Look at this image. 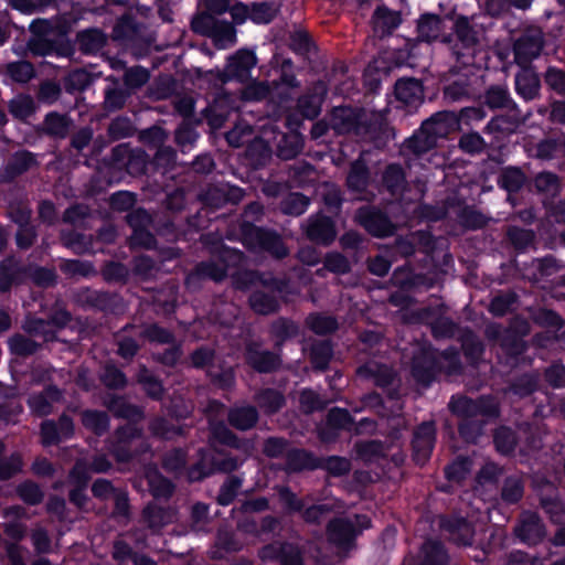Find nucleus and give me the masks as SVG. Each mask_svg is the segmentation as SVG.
I'll list each match as a JSON object with an SVG mask.
<instances>
[{"mask_svg":"<svg viewBox=\"0 0 565 565\" xmlns=\"http://www.w3.org/2000/svg\"><path fill=\"white\" fill-rule=\"evenodd\" d=\"M449 407L454 414L462 419L459 433L469 443L476 441L481 434L483 417H494L498 414V405L493 398L482 397L472 401L467 397H452Z\"/></svg>","mask_w":565,"mask_h":565,"instance_id":"obj_1","label":"nucleus"},{"mask_svg":"<svg viewBox=\"0 0 565 565\" xmlns=\"http://www.w3.org/2000/svg\"><path fill=\"white\" fill-rule=\"evenodd\" d=\"M329 125L339 135H353L366 141H375L382 130L377 117L345 107L333 109Z\"/></svg>","mask_w":565,"mask_h":565,"instance_id":"obj_2","label":"nucleus"},{"mask_svg":"<svg viewBox=\"0 0 565 565\" xmlns=\"http://www.w3.org/2000/svg\"><path fill=\"white\" fill-rule=\"evenodd\" d=\"M456 118L451 113H437L423 122L420 130L406 143L415 153H423L435 147L439 138H445L455 129Z\"/></svg>","mask_w":565,"mask_h":565,"instance_id":"obj_3","label":"nucleus"},{"mask_svg":"<svg viewBox=\"0 0 565 565\" xmlns=\"http://www.w3.org/2000/svg\"><path fill=\"white\" fill-rule=\"evenodd\" d=\"M451 29L452 32L443 36L441 42L448 44L458 61L472 57L481 44V32L463 15L454 18Z\"/></svg>","mask_w":565,"mask_h":565,"instance_id":"obj_4","label":"nucleus"},{"mask_svg":"<svg viewBox=\"0 0 565 565\" xmlns=\"http://www.w3.org/2000/svg\"><path fill=\"white\" fill-rule=\"evenodd\" d=\"M194 32L210 36L218 49H227L236 43L234 26L223 20H217L211 14L202 13L192 20Z\"/></svg>","mask_w":565,"mask_h":565,"instance_id":"obj_5","label":"nucleus"},{"mask_svg":"<svg viewBox=\"0 0 565 565\" xmlns=\"http://www.w3.org/2000/svg\"><path fill=\"white\" fill-rule=\"evenodd\" d=\"M244 244L254 250H266L277 258L288 255V249L281 242V238L273 232L245 225L243 230Z\"/></svg>","mask_w":565,"mask_h":565,"instance_id":"obj_6","label":"nucleus"},{"mask_svg":"<svg viewBox=\"0 0 565 565\" xmlns=\"http://www.w3.org/2000/svg\"><path fill=\"white\" fill-rule=\"evenodd\" d=\"M543 32L537 26H527L514 42V56L519 65L525 66L537 57L543 49Z\"/></svg>","mask_w":565,"mask_h":565,"instance_id":"obj_7","label":"nucleus"},{"mask_svg":"<svg viewBox=\"0 0 565 565\" xmlns=\"http://www.w3.org/2000/svg\"><path fill=\"white\" fill-rule=\"evenodd\" d=\"M369 526L370 519L366 515H356L354 522L350 519H337L328 525V537L332 543L345 546L359 532Z\"/></svg>","mask_w":565,"mask_h":565,"instance_id":"obj_8","label":"nucleus"},{"mask_svg":"<svg viewBox=\"0 0 565 565\" xmlns=\"http://www.w3.org/2000/svg\"><path fill=\"white\" fill-rule=\"evenodd\" d=\"M140 430L131 423H128L117 431L118 444L113 451L119 461H127L132 457V451L141 445Z\"/></svg>","mask_w":565,"mask_h":565,"instance_id":"obj_9","label":"nucleus"},{"mask_svg":"<svg viewBox=\"0 0 565 565\" xmlns=\"http://www.w3.org/2000/svg\"><path fill=\"white\" fill-rule=\"evenodd\" d=\"M257 58L254 52L248 50H238L228 58L226 74L230 78L245 81L249 77L250 71L255 67Z\"/></svg>","mask_w":565,"mask_h":565,"instance_id":"obj_10","label":"nucleus"},{"mask_svg":"<svg viewBox=\"0 0 565 565\" xmlns=\"http://www.w3.org/2000/svg\"><path fill=\"white\" fill-rule=\"evenodd\" d=\"M359 222L375 236H387L393 233V225L381 212L363 207L358 212Z\"/></svg>","mask_w":565,"mask_h":565,"instance_id":"obj_11","label":"nucleus"},{"mask_svg":"<svg viewBox=\"0 0 565 565\" xmlns=\"http://www.w3.org/2000/svg\"><path fill=\"white\" fill-rule=\"evenodd\" d=\"M435 443V427L431 423L422 424L415 431L413 439L414 458L423 465L433 450Z\"/></svg>","mask_w":565,"mask_h":565,"instance_id":"obj_12","label":"nucleus"},{"mask_svg":"<svg viewBox=\"0 0 565 565\" xmlns=\"http://www.w3.org/2000/svg\"><path fill=\"white\" fill-rule=\"evenodd\" d=\"M207 413L210 417L212 437L221 444L238 447L237 439L232 431L223 423H215L214 415H223L225 413V407L221 403L213 401L209 404Z\"/></svg>","mask_w":565,"mask_h":565,"instance_id":"obj_13","label":"nucleus"},{"mask_svg":"<svg viewBox=\"0 0 565 565\" xmlns=\"http://www.w3.org/2000/svg\"><path fill=\"white\" fill-rule=\"evenodd\" d=\"M515 534L525 543L535 544L545 534L540 518L532 512L522 515L520 524L515 527Z\"/></svg>","mask_w":565,"mask_h":565,"instance_id":"obj_14","label":"nucleus"},{"mask_svg":"<svg viewBox=\"0 0 565 565\" xmlns=\"http://www.w3.org/2000/svg\"><path fill=\"white\" fill-rule=\"evenodd\" d=\"M395 96L405 106L417 107L424 98L423 86L414 78L399 79L395 84Z\"/></svg>","mask_w":565,"mask_h":565,"instance_id":"obj_15","label":"nucleus"},{"mask_svg":"<svg viewBox=\"0 0 565 565\" xmlns=\"http://www.w3.org/2000/svg\"><path fill=\"white\" fill-rule=\"evenodd\" d=\"M306 233L311 241L322 244H329L335 237L333 223L326 216H315L310 218Z\"/></svg>","mask_w":565,"mask_h":565,"instance_id":"obj_16","label":"nucleus"},{"mask_svg":"<svg viewBox=\"0 0 565 565\" xmlns=\"http://www.w3.org/2000/svg\"><path fill=\"white\" fill-rule=\"evenodd\" d=\"M61 397V392L56 387L50 386L44 392L32 394L28 404L33 413L44 416L52 412L53 404L60 402Z\"/></svg>","mask_w":565,"mask_h":565,"instance_id":"obj_17","label":"nucleus"},{"mask_svg":"<svg viewBox=\"0 0 565 565\" xmlns=\"http://www.w3.org/2000/svg\"><path fill=\"white\" fill-rule=\"evenodd\" d=\"M515 86L518 94L525 100H532L540 94L541 82L539 75L530 70L524 68L515 76Z\"/></svg>","mask_w":565,"mask_h":565,"instance_id":"obj_18","label":"nucleus"},{"mask_svg":"<svg viewBox=\"0 0 565 565\" xmlns=\"http://www.w3.org/2000/svg\"><path fill=\"white\" fill-rule=\"evenodd\" d=\"M247 362L259 372H270L279 365V358L271 352L262 351L257 344H249L246 351Z\"/></svg>","mask_w":565,"mask_h":565,"instance_id":"obj_19","label":"nucleus"},{"mask_svg":"<svg viewBox=\"0 0 565 565\" xmlns=\"http://www.w3.org/2000/svg\"><path fill=\"white\" fill-rule=\"evenodd\" d=\"M401 23L397 12L385 7H379L372 17V25L374 33L379 36L388 35Z\"/></svg>","mask_w":565,"mask_h":565,"instance_id":"obj_20","label":"nucleus"},{"mask_svg":"<svg viewBox=\"0 0 565 565\" xmlns=\"http://www.w3.org/2000/svg\"><path fill=\"white\" fill-rule=\"evenodd\" d=\"M88 478L89 475L87 473L86 465L82 461H77L70 475L71 481L76 484V488L70 493V500L79 508L84 507L86 501L84 488L86 487Z\"/></svg>","mask_w":565,"mask_h":565,"instance_id":"obj_21","label":"nucleus"},{"mask_svg":"<svg viewBox=\"0 0 565 565\" xmlns=\"http://www.w3.org/2000/svg\"><path fill=\"white\" fill-rule=\"evenodd\" d=\"M143 519L150 529L158 531L175 520V510L149 504L143 510Z\"/></svg>","mask_w":565,"mask_h":565,"instance_id":"obj_22","label":"nucleus"},{"mask_svg":"<svg viewBox=\"0 0 565 565\" xmlns=\"http://www.w3.org/2000/svg\"><path fill=\"white\" fill-rule=\"evenodd\" d=\"M444 24L443 20L435 14L423 15L417 24L418 38L422 41L431 42L440 39L443 35Z\"/></svg>","mask_w":565,"mask_h":565,"instance_id":"obj_23","label":"nucleus"},{"mask_svg":"<svg viewBox=\"0 0 565 565\" xmlns=\"http://www.w3.org/2000/svg\"><path fill=\"white\" fill-rule=\"evenodd\" d=\"M258 419V414L253 406L233 408L228 413V420L237 429L246 430L252 428Z\"/></svg>","mask_w":565,"mask_h":565,"instance_id":"obj_24","label":"nucleus"},{"mask_svg":"<svg viewBox=\"0 0 565 565\" xmlns=\"http://www.w3.org/2000/svg\"><path fill=\"white\" fill-rule=\"evenodd\" d=\"M234 285L238 289L262 285L270 290H279V282L273 278H264L254 271H241L234 277Z\"/></svg>","mask_w":565,"mask_h":565,"instance_id":"obj_25","label":"nucleus"},{"mask_svg":"<svg viewBox=\"0 0 565 565\" xmlns=\"http://www.w3.org/2000/svg\"><path fill=\"white\" fill-rule=\"evenodd\" d=\"M443 526L450 533L451 539L456 543L463 545L471 544L473 532L466 520L456 519L455 521H444Z\"/></svg>","mask_w":565,"mask_h":565,"instance_id":"obj_26","label":"nucleus"},{"mask_svg":"<svg viewBox=\"0 0 565 565\" xmlns=\"http://www.w3.org/2000/svg\"><path fill=\"white\" fill-rule=\"evenodd\" d=\"M360 376L370 377L375 380L380 386L390 384L393 380V371L385 365H377L374 362H369L361 366L358 371Z\"/></svg>","mask_w":565,"mask_h":565,"instance_id":"obj_27","label":"nucleus"},{"mask_svg":"<svg viewBox=\"0 0 565 565\" xmlns=\"http://www.w3.org/2000/svg\"><path fill=\"white\" fill-rule=\"evenodd\" d=\"M422 565H448L443 545L435 541L426 542L422 547Z\"/></svg>","mask_w":565,"mask_h":565,"instance_id":"obj_28","label":"nucleus"},{"mask_svg":"<svg viewBox=\"0 0 565 565\" xmlns=\"http://www.w3.org/2000/svg\"><path fill=\"white\" fill-rule=\"evenodd\" d=\"M486 103L491 108H511L515 106L508 88L502 85L491 86L487 90Z\"/></svg>","mask_w":565,"mask_h":565,"instance_id":"obj_29","label":"nucleus"},{"mask_svg":"<svg viewBox=\"0 0 565 565\" xmlns=\"http://www.w3.org/2000/svg\"><path fill=\"white\" fill-rule=\"evenodd\" d=\"M194 276L220 281L226 276V265L223 259L218 262L201 263L196 267L195 273L191 275L188 280L192 279Z\"/></svg>","mask_w":565,"mask_h":565,"instance_id":"obj_30","label":"nucleus"},{"mask_svg":"<svg viewBox=\"0 0 565 565\" xmlns=\"http://www.w3.org/2000/svg\"><path fill=\"white\" fill-rule=\"evenodd\" d=\"M106 39L103 32L93 29L78 34L79 47L83 52L95 53L105 45Z\"/></svg>","mask_w":565,"mask_h":565,"instance_id":"obj_31","label":"nucleus"},{"mask_svg":"<svg viewBox=\"0 0 565 565\" xmlns=\"http://www.w3.org/2000/svg\"><path fill=\"white\" fill-rule=\"evenodd\" d=\"M287 465L290 470L313 469L318 466L317 460L307 451L295 449L288 451Z\"/></svg>","mask_w":565,"mask_h":565,"instance_id":"obj_32","label":"nucleus"},{"mask_svg":"<svg viewBox=\"0 0 565 565\" xmlns=\"http://www.w3.org/2000/svg\"><path fill=\"white\" fill-rule=\"evenodd\" d=\"M249 303L252 309L260 315L271 313L278 307L276 298L263 291H255L249 298Z\"/></svg>","mask_w":565,"mask_h":565,"instance_id":"obj_33","label":"nucleus"},{"mask_svg":"<svg viewBox=\"0 0 565 565\" xmlns=\"http://www.w3.org/2000/svg\"><path fill=\"white\" fill-rule=\"evenodd\" d=\"M367 178L369 175L365 164L358 160L351 167L348 175V186L351 190L361 193L366 188Z\"/></svg>","mask_w":565,"mask_h":565,"instance_id":"obj_34","label":"nucleus"},{"mask_svg":"<svg viewBox=\"0 0 565 565\" xmlns=\"http://www.w3.org/2000/svg\"><path fill=\"white\" fill-rule=\"evenodd\" d=\"M147 479L150 491L154 498H168L172 494V483L157 471H149Z\"/></svg>","mask_w":565,"mask_h":565,"instance_id":"obj_35","label":"nucleus"},{"mask_svg":"<svg viewBox=\"0 0 565 565\" xmlns=\"http://www.w3.org/2000/svg\"><path fill=\"white\" fill-rule=\"evenodd\" d=\"M309 205L307 196L300 193H290L281 202V210L285 214L298 216L306 212Z\"/></svg>","mask_w":565,"mask_h":565,"instance_id":"obj_36","label":"nucleus"},{"mask_svg":"<svg viewBox=\"0 0 565 565\" xmlns=\"http://www.w3.org/2000/svg\"><path fill=\"white\" fill-rule=\"evenodd\" d=\"M332 356V348L329 342L321 341L315 343L311 348L310 359L316 369L323 370L327 367Z\"/></svg>","mask_w":565,"mask_h":565,"instance_id":"obj_37","label":"nucleus"},{"mask_svg":"<svg viewBox=\"0 0 565 565\" xmlns=\"http://www.w3.org/2000/svg\"><path fill=\"white\" fill-rule=\"evenodd\" d=\"M383 181L392 194H397L404 189V173L396 164L388 166L384 172Z\"/></svg>","mask_w":565,"mask_h":565,"instance_id":"obj_38","label":"nucleus"},{"mask_svg":"<svg viewBox=\"0 0 565 565\" xmlns=\"http://www.w3.org/2000/svg\"><path fill=\"white\" fill-rule=\"evenodd\" d=\"M83 425L93 430L94 433L100 435L108 427V418L105 413L96 412V411H87L82 415Z\"/></svg>","mask_w":565,"mask_h":565,"instance_id":"obj_39","label":"nucleus"},{"mask_svg":"<svg viewBox=\"0 0 565 565\" xmlns=\"http://www.w3.org/2000/svg\"><path fill=\"white\" fill-rule=\"evenodd\" d=\"M309 328L317 334H326L337 329L338 323L334 318L323 315H311L307 318Z\"/></svg>","mask_w":565,"mask_h":565,"instance_id":"obj_40","label":"nucleus"},{"mask_svg":"<svg viewBox=\"0 0 565 565\" xmlns=\"http://www.w3.org/2000/svg\"><path fill=\"white\" fill-rule=\"evenodd\" d=\"M534 184L539 192L548 196H555L559 190V182L557 177L550 172L540 173L535 178Z\"/></svg>","mask_w":565,"mask_h":565,"instance_id":"obj_41","label":"nucleus"},{"mask_svg":"<svg viewBox=\"0 0 565 565\" xmlns=\"http://www.w3.org/2000/svg\"><path fill=\"white\" fill-rule=\"evenodd\" d=\"M30 218V211L22 210L15 221L21 225V228L17 233V243L21 248H28L32 245L34 239V232L32 228L23 226Z\"/></svg>","mask_w":565,"mask_h":565,"instance_id":"obj_42","label":"nucleus"},{"mask_svg":"<svg viewBox=\"0 0 565 565\" xmlns=\"http://www.w3.org/2000/svg\"><path fill=\"white\" fill-rule=\"evenodd\" d=\"M284 403V396L274 390H266L258 395V404L267 413L277 412Z\"/></svg>","mask_w":565,"mask_h":565,"instance_id":"obj_43","label":"nucleus"},{"mask_svg":"<svg viewBox=\"0 0 565 565\" xmlns=\"http://www.w3.org/2000/svg\"><path fill=\"white\" fill-rule=\"evenodd\" d=\"M33 110L34 103L30 96L19 95L10 102V111L17 118L25 119Z\"/></svg>","mask_w":565,"mask_h":565,"instance_id":"obj_44","label":"nucleus"},{"mask_svg":"<svg viewBox=\"0 0 565 565\" xmlns=\"http://www.w3.org/2000/svg\"><path fill=\"white\" fill-rule=\"evenodd\" d=\"M138 382L150 397L159 398L161 396L163 391L161 383L146 367L140 369Z\"/></svg>","mask_w":565,"mask_h":565,"instance_id":"obj_45","label":"nucleus"},{"mask_svg":"<svg viewBox=\"0 0 565 565\" xmlns=\"http://www.w3.org/2000/svg\"><path fill=\"white\" fill-rule=\"evenodd\" d=\"M494 444L498 451L510 454L515 447L516 438L511 429L501 427L494 434Z\"/></svg>","mask_w":565,"mask_h":565,"instance_id":"obj_46","label":"nucleus"},{"mask_svg":"<svg viewBox=\"0 0 565 565\" xmlns=\"http://www.w3.org/2000/svg\"><path fill=\"white\" fill-rule=\"evenodd\" d=\"M23 466L22 458L19 454L0 459V479L7 480L21 471Z\"/></svg>","mask_w":565,"mask_h":565,"instance_id":"obj_47","label":"nucleus"},{"mask_svg":"<svg viewBox=\"0 0 565 565\" xmlns=\"http://www.w3.org/2000/svg\"><path fill=\"white\" fill-rule=\"evenodd\" d=\"M470 470L471 461L467 458H458L446 468V476L448 480L459 482L465 479Z\"/></svg>","mask_w":565,"mask_h":565,"instance_id":"obj_48","label":"nucleus"},{"mask_svg":"<svg viewBox=\"0 0 565 565\" xmlns=\"http://www.w3.org/2000/svg\"><path fill=\"white\" fill-rule=\"evenodd\" d=\"M9 345L12 352L20 355L32 354L36 351L38 344L30 338L17 334L9 340Z\"/></svg>","mask_w":565,"mask_h":565,"instance_id":"obj_49","label":"nucleus"},{"mask_svg":"<svg viewBox=\"0 0 565 565\" xmlns=\"http://www.w3.org/2000/svg\"><path fill=\"white\" fill-rule=\"evenodd\" d=\"M544 81L546 85L555 90L557 94L563 95L565 94V72L556 68V67H548L544 75Z\"/></svg>","mask_w":565,"mask_h":565,"instance_id":"obj_50","label":"nucleus"},{"mask_svg":"<svg viewBox=\"0 0 565 565\" xmlns=\"http://www.w3.org/2000/svg\"><path fill=\"white\" fill-rule=\"evenodd\" d=\"M242 486V480L237 477H230L222 486L217 501L222 505H227L232 502L234 497L236 495L238 489Z\"/></svg>","mask_w":565,"mask_h":565,"instance_id":"obj_51","label":"nucleus"},{"mask_svg":"<svg viewBox=\"0 0 565 565\" xmlns=\"http://www.w3.org/2000/svg\"><path fill=\"white\" fill-rule=\"evenodd\" d=\"M149 79V73L141 66H135L125 73L124 82L125 85L131 89L139 88L145 85Z\"/></svg>","mask_w":565,"mask_h":565,"instance_id":"obj_52","label":"nucleus"},{"mask_svg":"<svg viewBox=\"0 0 565 565\" xmlns=\"http://www.w3.org/2000/svg\"><path fill=\"white\" fill-rule=\"evenodd\" d=\"M8 73L15 82L25 83L33 76V66L25 61L11 63L8 65Z\"/></svg>","mask_w":565,"mask_h":565,"instance_id":"obj_53","label":"nucleus"},{"mask_svg":"<svg viewBox=\"0 0 565 565\" xmlns=\"http://www.w3.org/2000/svg\"><path fill=\"white\" fill-rule=\"evenodd\" d=\"M45 129L53 136L64 137L68 130L67 119L57 114H50L45 119Z\"/></svg>","mask_w":565,"mask_h":565,"instance_id":"obj_54","label":"nucleus"},{"mask_svg":"<svg viewBox=\"0 0 565 565\" xmlns=\"http://www.w3.org/2000/svg\"><path fill=\"white\" fill-rule=\"evenodd\" d=\"M523 182L524 174L516 168H509L501 175V184L509 192L519 190Z\"/></svg>","mask_w":565,"mask_h":565,"instance_id":"obj_55","label":"nucleus"},{"mask_svg":"<svg viewBox=\"0 0 565 565\" xmlns=\"http://www.w3.org/2000/svg\"><path fill=\"white\" fill-rule=\"evenodd\" d=\"M459 147L467 153H479L484 149L486 142L479 134L471 132L460 138Z\"/></svg>","mask_w":565,"mask_h":565,"instance_id":"obj_56","label":"nucleus"},{"mask_svg":"<svg viewBox=\"0 0 565 565\" xmlns=\"http://www.w3.org/2000/svg\"><path fill=\"white\" fill-rule=\"evenodd\" d=\"M140 334L148 341L157 343H170L173 339L172 334L168 330L162 329L157 324L146 326Z\"/></svg>","mask_w":565,"mask_h":565,"instance_id":"obj_57","label":"nucleus"},{"mask_svg":"<svg viewBox=\"0 0 565 565\" xmlns=\"http://www.w3.org/2000/svg\"><path fill=\"white\" fill-rule=\"evenodd\" d=\"M19 497L29 504H36L42 501L43 493L33 482H23L18 487Z\"/></svg>","mask_w":565,"mask_h":565,"instance_id":"obj_58","label":"nucleus"},{"mask_svg":"<svg viewBox=\"0 0 565 565\" xmlns=\"http://www.w3.org/2000/svg\"><path fill=\"white\" fill-rule=\"evenodd\" d=\"M105 385L113 388H120L126 385V377L121 371L114 365H106L102 374Z\"/></svg>","mask_w":565,"mask_h":565,"instance_id":"obj_59","label":"nucleus"},{"mask_svg":"<svg viewBox=\"0 0 565 565\" xmlns=\"http://www.w3.org/2000/svg\"><path fill=\"white\" fill-rule=\"evenodd\" d=\"M279 500L289 512H300L305 507L303 500L299 499L288 488L278 489Z\"/></svg>","mask_w":565,"mask_h":565,"instance_id":"obj_60","label":"nucleus"},{"mask_svg":"<svg viewBox=\"0 0 565 565\" xmlns=\"http://www.w3.org/2000/svg\"><path fill=\"white\" fill-rule=\"evenodd\" d=\"M443 367L440 364V361L438 362H431L427 367H422L419 361L415 359L414 366H413V374L416 377L418 382H422L425 385H428L431 380L434 379L436 369Z\"/></svg>","mask_w":565,"mask_h":565,"instance_id":"obj_61","label":"nucleus"},{"mask_svg":"<svg viewBox=\"0 0 565 565\" xmlns=\"http://www.w3.org/2000/svg\"><path fill=\"white\" fill-rule=\"evenodd\" d=\"M252 135V128L247 124H238L231 131L226 134L228 143L233 147H241L244 145L248 137Z\"/></svg>","mask_w":565,"mask_h":565,"instance_id":"obj_62","label":"nucleus"},{"mask_svg":"<svg viewBox=\"0 0 565 565\" xmlns=\"http://www.w3.org/2000/svg\"><path fill=\"white\" fill-rule=\"evenodd\" d=\"M275 17V10L267 3L250 7V20L257 24L269 23Z\"/></svg>","mask_w":565,"mask_h":565,"instance_id":"obj_63","label":"nucleus"},{"mask_svg":"<svg viewBox=\"0 0 565 565\" xmlns=\"http://www.w3.org/2000/svg\"><path fill=\"white\" fill-rule=\"evenodd\" d=\"M523 494V486L516 478H509L502 489V498L507 502L514 503L521 499Z\"/></svg>","mask_w":565,"mask_h":565,"instance_id":"obj_64","label":"nucleus"}]
</instances>
